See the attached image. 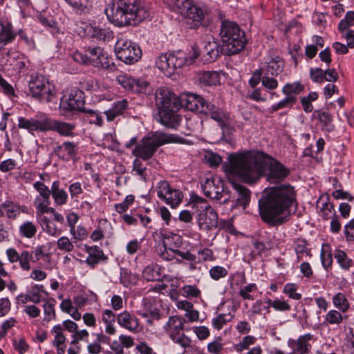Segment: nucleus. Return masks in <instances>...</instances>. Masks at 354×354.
<instances>
[{
  "instance_id": "f257e3e1",
  "label": "nucleus",
  "mask_w": 354,
  "mask_h": 354,
  "mask_svg": "<svg viewBox=\"0 0 354 354\" xmlns=\"http://www.w3.org/2000/svg\"><path fill=\"white\" fill-rule=\"evenodd\" d=\"M223 167L227 175L237 176L248 184L254 183L263 176L270 183L277 184L290 174V170L281 162L258 151L230 154L228 162Z\"/></svg>"
},
{
  "instance_id": "4468645a",
  "label": "nucleus",
  "mask_w": 354,
  "mask_h": 354,
  "mask_svg": "<svg viewBox=\"0 0 354 354\" xmlns=\"http://www.w3.org/2000/svg\"><path fill=\"white\" fill-rule=\"evenodd\" d=\"M84 100V93L77 88H73L71 89L68 95L65 99L61 100L60 107L66 111L83 112L85 109Z\"/></svg>"
},
{
  "instance_id": "37998d69",
  "label": "nucleus",
  "mask_w": 354,
  "mask_h": 354,
  "mask_svg": "<svg viewBox=\"0 0 354 354\" xmlns=\"http://www.w3.org/2000/svg\"><path fill=\"white\" fill-rule=\"evenodd\" d=\"M56 304V300L54 298H49L47 299L43 305L44 318V321L49 322L53 319H55L56 313L55 306Z\"/></svg>"
},
{
  "instance_id": "5fc2aeb1",
  "label": "nucleus",
  "mask_w": 354,
  "mask_h": 354,
  "mask_svg": "<svg viewBox=\"0 0 354 354\" xmlns=\"http://www.w3.org/2000/svg\"><path fill=\"white\" fill-rule=\"evenodd\" d=\"M320 215L324 220H328L336 216L333 204L328 201L323 203L320 209Z\"/></svg>"
},
{
  "instance_id": "338daca9",
  "label": "nucleus",
  "mask_w": 354,
  "mask_h": 354,
  "mask_svg": "<svg viewBox=\"0 0 354 354\" xmlns=\"http://www.w3.org/2000/svg\"><path fill=\"white\" fill-rule=\"evenodd\" d=\"M183 295L187 297H198L201 290L196 286L185 285L182 288Z\"/></svg>"
},
{
  "instance_id": "4c0bfd02",
  "label": "nucleus",
  "mask_w": 354,
  "mask_h": 354,
  "mask_svg": "<svg viewBox=\"0 0 354 354\" xmlns=\"http://www.w3.org/2000/svg\"><path fill=\"white\" fill-rule=\"evenodd\" d=\"M120 283L127 288L135 286L138 281V275L133 274L127 268H122L120 273Z\"/></svg>"
},
{
  "instance_id": "0e129e2a",
  "label": "nucleus",
  "mask_w": 354,
  "mask_h": 354,
  "mask_svg": "<svg viewBox=\"0 0 354 354\" xmlns=\"http://www.w3.org/2000/svg\"><path fill=\"white\" fill-rule=\"evenodd\" d=\"M57 248L64 252H71L74 246L67 236H62L57 240Z\"/></svg>"
},
{
  "instance_id": "a19ab883",
  "label": "nucleus",
  "mask_w": 354,
  "mask_h": 354,
  "mask_svg": "<svg viewBox=\"0 0 354 354\" xmlns=\"http://www.w3.org/2000/svg\"><path fill=\"white\" fill-rule=\"evenodd\" d=\"M313 337L310 333L300 336L297 341V351L300 354H308L311 349L310 341L313 339Z\"/></svg>"
},
{
  "instance_id": "6e6552de",
  "label": "nucleus",
  "mask_w": 354,
  "mask_h": 354,
  "mask_svg": "<svg viewBox=\"0 0 354 354\" xmlns=\"http://www.w3.org/2000/svg\"><path fill=\"white\" fill-rule=\"evenodd\" d=\"M203 190L207 197L217 200L221 204H225L230 201L231 198H234L232 191L219 177L207 179L203 185Z\"/></svg>"
},
{
  "instance_id": "f8f14e48",
  "label": "nucleus",
  "mask_w": 354,
  "mask_h": 354,
  "mask_svg": "<svg viewBox=\"0 0 354 354\" xmlns=\"http://www.w3.org/2000/svg\"><path fill=\"white\" fill-rule=\"evenodd\" d=\"M156 189L158 198L172 208L178 207L183 201V192L179 189H173L166 180L160 181Z\"/></svg>"
},
{
  "instance_id": "bf43d9fd",
  "label": "nucleus",
  "mask_w": 354,
  "mask_h": 354,
  "mask_svg": "<svg viewBox=\"0 0 354 354\" xmlns=\"http://www.w3.org/2000/svg\"><path fill=\"white\" fill-rule=\"evenodd\" d=\"M117 82L126 90L132 91L135 78L127 75H121L117 77Z\"/></svg>"
},
{
  "instance_id": "412c9836",
  "label": "nucleus",
  "mask_w": 354,
  "mask_h": 354,
  "mask_svg": "<svg viewBox=\"0 0 354 354\" xmlns=\"http://www.w3.org/2000/svg\"><path fill=\"white\" fill-rule=\"evenodd\" d=\"M241 35H245V32L236 22L228 20L222 21L219 33L221 41H226L234 37H241Z\"/></svg>"
},
{
  "instance_id": "603ef678",
  "label": "nucleus",
  "mask_w": 354,
  "mask_h": 354,
  "mask_svg": "<svg viewBox=\"0 0 354 354\" xmlns=\"http://www.w3.org/2000/svg\"><path fill=\"white\" fill-rule=\"evenodd\" d=\"M354 26V11L346 12L345 17L338 24V30L341 33L347 30L349 26Z\"/></svg>"
},
{
  "instance_id": "3c124183",
  "label": "nucleus",
  "mask_w": 354,
  "mask_h": 354,
  "mask_svg": "<svg viewBox=\"0 0 354 354\" xmlns=\"http://www.w3.org/2000/svg\"><path fill=\"white\" fill-rule=\"evenodd\" d=\"M147 168L142 166L141 161L137 158L133 162V167L131 174L133 175H138L140 180L146 182L148 176L146 173Z\"/></svg>"
},
{
  "instance_id": "7ed1b4c3",
  "label": "nucleus",
  "mask_w": 354,
  "mask_h": 354,
  "mask_svg": "<svg viewBox=\"0 0 354 354\" xmlns=\"http://www.w3.org/2000/svg\"><path fill=\"white\" fill-rule=\"evenodd\" d=\"M105 14L109 21L118 27L136 26L148 15L138 0H113Z\"/></svg>"
},
{
  "instance_id": "aec40b11",
  "label": "nucleus",
  "mask_w": 354,
  "mask_h": 354,
  "mask_svg": "<svg viewBox=\"0 0 354 354\" xmlns=\"http://www.w3.org/2000/svg\"><path fill=\"white\" fill-rule=\"evenodd\" d=\"M165 268L156 263L147 266L142 270V276L147 281H163L168 280L169 275L165 274Z\"/></svg>"
},
{
  "instance_id": "864d4df0",
  "label": "nucleus",
  "mask_w": 354,
  "mask_h": 354,
  "mask_svg": "<svg viewBox=\"0 0 354 354\" xmlns=\"http://www.w3.org/2000/svg\"><path fill=\"white\" fill-rule=\"evenodd\" d=\"M297 284L288 283L284 286L283 292L293 300H299L301 299V294L297 292Z\"/></svg>"
},
{
  "instance_id": "774afa93",
  "label": "nucleus",
  "mask_w": 354,
  "mask_h": 354,
  "mask_svg": "<svg viewBox=\"0 0 354 354\" xmlns=\"http://www.w3.org/2000/svg\"><path fill=\"white\" fill-rule=\"evenodd\" d=\"M344 232L347 241H354V218L344 226Z\"/></svg>"
},
{
  "instance_id": "473e14b6",
  "label": "nucleus",
  "mask_w": 354,
  "mask_h": 354,
  "mask_svg": "<svg viewBox=\"0 0 354 354\" xmlns=\"http://www.w3.org/2000/svg\"><path fill=\"white\" fill-rule=\"evenodd\" d=\"M198 82L201 86H216L219 84L220 77L216 71H203L198 74Z\"/></svg>"
},
{
  "instance_id": "20e7f679",
  "label": "nucleus",
  "mask_w": 354,
  "mask_h": 354,
  "mask_svg": "<svg viewBox=\"0 0 354 354\" xmlns=\"http://www.w3.org/2000/svg\"><path fill=\"white\" fill-rule=\"evenodd\" d=\"M189 206L193 210L200 230L209 231L218 227V214L205 198L193 194L189 198Z\"/></svg>"
},
{
  "instance_id": "a211bd4d",
  "label": "nucleus",
  "mask_w": 354,
  "mask_h": 354,
  "mask_svg": "<svg viewBox=\"0 0 354 354\" xmlns=\"http://www.w3.org/2000/svg\"><path fill=\"white\" fill-rule=\"evenodd\" d=\"M142 304L143 310H140L138 313L142 317L146 319L147 322L149 325H153L154 321H158L162 317L163 314L160 312V306L157 304L155 301H151L147 299H144Z\"/></svg>"
},
{
  "instance_id": "ddd939ff",
  "label": "nucleus",
  "mask_w": 354,
  "mask_h": 354,
  "mask_svg": "<svg viewBox=\"0 0 354 354\" xmlns=\"http://www.w3.org/2000/svg\"><path fill=\"white\" fill-rule=\"evenodd\" d=\"M194 58H197L202 55L203 60L207 63H211L217 59L221 54H223L222 46H220L214 37L212 39H208L203 42V46L198 52L194 48Z\"/></svg>"
},
{
  "instance_id": "58836bf2",
  "label": "nucleus",
  "mask_w": 354,
  "mask_h": 354,
  "mask_svg": "<svg viewBox=\"0 0 354 354\" xmlns=\"http://www.w3.org/2000/svg\"><path fill=\"white\" fill-rule=\"evenodd\" d=\"M15 34L12 32V26L10 23L4 24L0 20V40L4 44L13 41Z\"/></svg>"
},
{
  "instance_id": "e433bc0d",
  "label": "nucleus",
  "mask_w": 354,
  "mask_h": 354,
  "mask_svg": "<svg viewBox=\"0 0 354 354\" xmlns=\"http://www.w3.org/2000/svg\"><path fill=\"white\" fill-rule=\"evenodd\" d=\"M37 232V226L32 221H26L19 227V234L21 238L32 239Z\"/></svg>"
},
{
  "instance_id": "6e6d98bb",
  "label": "nucleus",
  "mask_w": 354,
  "mask_h": 354,
  "mask_svg": "<svg viewBox=\"0 0 354 354\" xmlns=\"http://www.w3.org/2000/svg\"><path fill=\"white\" fill-rule=\"evenodd\" d=\"M19 263L21 268L24 270L28 271L31 269L30 261H32V256L28 250H23L19 257Z\"/></svg>"
},
{
  "instance_id": "39448f33",
  "label": "nucleus",
  "mask_w": 354,
  "mask_h": 354,
  "mask_svg": "<svg viewBox=\"0 0 354 354\" xmlns=\"http://www.w3.org/2000/svg\"><path fill=\"white\" fill-rule=\"evenodd\" d=\"M72 57L77 63L91 65L93 67L114 71L117 69L116 65L107 52L100 46H89L84 53L75 51Z\"/></svg>"
},
{
  "instance_id": "cd10ccee",
  "label": "nucleus",
  "mask_w": 354,
  "mask_h": 354,
  "mask_svg": "<svg viewBox=\"0 0 354 354\" xmlns=\"http://www.w3.org/2000/svg\"><path fill=\"white\" fill-rule=\"evenodd\" d=\"M314 114L318 119L323 131L331 132L335 130V126L333 124V116L328 111L322 109L316 110Z\"/></svg>"
},
{
  "instance_id": "680f3d73",
  "label": "nucleus",
  "mask_w": 354,
  "mask_h": 354,
  "mask_svg": "<svg viewBox=\"0 0 354 354\" xmlns=\"http://www.w3.org/2000/svg\"><path fill=\"white\" fill-rule=\"evenodd\" d=\"M274 76L263 75L261 80L263 86L267 90H274L278 87V81Z\"/></svg>"
},
{
  "instance_id": "bb28decb",
  "label": "nucleus",
  "mask_w": 354,
  "mask_h": 354,
  "mask_svg": "<svg viewBox=\"0 0 354 354\" xmlns=\"http://www.w3.org/2000/svg\"><path fill=\"white\" fill-rule=\"evenodd\" d=\"M86 252L88 254L86 258V263L92 268L97 265L100 261L107 259L106 256L104 255L102 249L97 245L88 246L84 245Z\"/></svg>"
},
{
  "instance_id": "72a5a7b5",
  "label": "nucleus",
  "mask_w": 354,
  "mask_h": 354,
  "mask_svg": "<svg viewBox=\"0 0 354 354\" xmlns=\"http://www.w3.org/2000/svg\"><path fill=\"white\" fill-rule=\"evenodd\" d=\"M9 65L12 68L13 72L16 74L26 71L27 58L23 54L18 53L16 56L10 57Z\"/></svg>"
},
{
  "instance_id": "09e8293b",
  "label": "nucleus",
  "mask_w": 354,
  "mask_h": 354,
  "mask_svg": "<svg viewBox=\"0 0 354 354\" xmlns=\"http://www.w3.org/2000/svg\"><path fill=\"white\" fill-rule=\"evenodd\" d=\"M234 316L230 314L221 313L218 315L216 317L212 319V326L219 330H221L227 322H230L233 319Z\"/></svg>"
},
{
  "instance_id": "c03bdc74",
  "label": "nucleus",
  "mask_w": 354,
  "mask_h": 354,
  "mask_svg": "<svg viewBox=\"0 0 354 354\" xmlns=\"http://www.w3.org/2000/svg\"><path fill=\"white\" fill-rule=\"evenodd\" d=\"M297 102L294 97L285 96L278 102L273 104L269 109V112L272 113L283 109H292Z\"/></svg>"
},
{
  "instance_id": "b1692460",
  "label": "nucleus",
  "mask_w": 354,
  "mask_h": 354,
  "mask_svg": "<svg viewBox=\"0 0 354 354\" xmlns=\"http://www.w3.org/2000/svg\"><path fill=\"white\" fill-rule=\"evenodd\" d=\"M177 109H164L158 111V120L167 128L176 129L180 124L181 117L176 113Z\"/></svg>"
},
{
  "instance_id": "2eb2a0df",
  "label": "nucleus",
  "mask_w": 354,
  "mask_h": 354,
  "mask_svg": "<svg viewBox=\"0 0 354 354\" xmlns=\"http://www.w3.org/2000/svg\"><path fill=\"white\" fill-rule=\"evenodd\" d=\"M155 100L158 111L179 109L178 97L174 93L166 88H159L156 90Z\"/></svg>"
},
{
  "instance_id": "49530a36",
  "label": "nucleus",
  "mask_w": 354,
  "mask_h": 354,
  "mask_svg": "<svg viewBox=\"0 0 354 354\" xmlns=\"http://www.w3.org/2000/svg\"><path fill=\"white\" fill-rule=\"evenodd\" d=\"M335 258L343 270H348L353 266V259L348 258L346 253L343 250H337L335 254Z\"/></svg>"
},
{
  "instance_id": "0eeeda50",
  "label": "nucleus",
  "mask_w": 354,
  "mask_h": 354,
  "mask_svg": "<svg viewBox=\"0 0 354 354\" xmlns=\"http://www.w3.org/2000/svg\"><path fill=\"white\" fill-rule=\"evenodd\" d=\"M30 95L40 102H49L55 95L54 87L43 75H31L28 83Z\"/></svg>"
},
{
  "instance_id": "393cba45",
  "label": "nucleus",
  "mask_w": 354,
  "mask_h": 354,
  "mask_svg": "<svg viewBox=\"0 0 354 354\" xmlns=\"http://www.w3.org/2000/svg\"><path fill=\"white\" fill-rule=\"evenodd\" d=\"M117 322L121 327L129 331H136L139 327V319L127 310L118 315Z\"/></svg>"
},
{
  "instance_id": "5701e85b",
  "label": "nucleus",
  "mask_w": 354,
  "mask_h": 354,
  "mask_svg": "<svg viewBox=\"0 0 354 354\" xmlns=\"http://www.w3.org/2000/svg\"><path fill=\"white\" fill-rule=\"evenodd\" d=\"M77 144L71 142L65 141L62 145L56 146L54 149V152L58 157L63 160H69L73 159L78 152Z\"/></svg>"
},
{
  "instance_id": "6ab92c4d",
  "label": "nucleus",
  "mask_w": 354,
  "mask_h": 354,
  "mask_svg": "<svg viewBox=\"0 0 354 354\" xmlns=\"http://www.w3.org/2000/svg\"><path fill=\"white\" fill-rule=\"evenodd\" d=\"M222 50L223 55L231 56L239 54L245 48L247 39L245 35L241 37H234L226 39V41H221Z\"/></svg>"
},
{
  "instance_id": "c85d7f7f",
  "label": "nucleus",
  "mask_w": 354,
  "mask_h": 354,
  "mask_svg": "<svg viewBox=\"0 0 354 354\" xmlns=\"http://www.w3.org/2000/svg\"><path fill=\"white\" fill-rule=\"evenodd\" d=\"M50 192L56 205L62 206L67 203L68 198V194L64 189L60 188V182L59 180L53 182Z\"/></svg>"
},
{
  "instance_id": "79ce46f5",
  "label": "nucleus",
  "mask_w": 354,
  "mask_h": 354,
  "mask_svg": "<svg viewBox=\"0 0 354 354\" xmlns=\"http://www.w3.org/2000/svg\"><path fill=\"white\" fill-rule=\"evenodd\" d=\"M132 92L148 95L152 93L153 88L151 84L147 80L135 78V83L133 84Z\"/></svg>"
},
{
  "instance_id": "de8ad7c7",
  "label": "nucleus",
  "mask_w": 354,
  "mask_h": 354,
  "mask_svg": "<svg viewBox=\"0 0 354 354\" xmlns=\"http://www.w3.org/2000/svg\"><path fill=\"white\" fill-rule=\"evenodd\" d=\"M172 342L182 346L184 348L191 347L192 340L183 331L171 334L169 336Z\"/></svg>"
},
{
  "instance_id": "2f4dec72",
  "label": "nucleus",
  "mask_w": 354,
  "mask_h": 354,
  "mask_svg": "<svg viewBox=\"0 0 354 354\" xmlns=\"http://www.w3.org/2000/svg\"><path fill=\"white\" fill-rule=\"evenodd\" d=\"M185 323V319L179 316H171L164 326V330L170 336L171 334L183 331Z\"/></svg>"
},
{
  "instance_id": "e2e57ef3",
  "label": "nucleus",
  "mask_w": 354,
  "mask_h": 354,
  "mask_svg": "<svg viewBox=\"0 0 354 354\" xmlns=\"http://www.w3.org/2000/svg\"><path fill=\"white\" fill-rule=\"evenodd\" d=\"M325 319L330 324H339L342 322L343 317L339 311L331 310L326 315Z\"/></svg>"
},
{
  "instance_id": "13d9d810",
  "label": "nucleus",
  "mask_w": 354,
  "mask_h": 354,
  "mask_svg": "<svg viewBox=\"0 0 354 354\" xmlns=\"http://www.w3.org/2000/svg\"><path fill=\"white\" fill-rule=\"evenodd\" d=\"M88 114V121L90 124H93L101 127L103 124L102 116L100 113L92 109H84L83 111Z\"/></svg>"
},
{
  "instance_id": "9d476101",
  "label": "nucleus",
  "mask_w": 354,
  "mask_h": 354,
  "mask_svg": "<svg viewBox=\"0 0 354 354\" xmlns=\"http://www.w3.org/2000/svg\"><path fill=\"white\" fill-rule=\"evenodd\" d=\"M187 62L191 63L184 54L179 51L176 53L161 54L156 59V65L165 75L170 76L176 69L183 67Z\"/></svg>"
},
{
  "instance_id": "4d7b16f0",
  "label": "nucleus",
  "mask_w": 354,
  "mask_h": 354,
  "mask_svg": "<svg viewBox=\"0 0 354 354\" xmlns=\"http://www.w3.org/2000/svg\"><path fill=\"white\" fill-rule=\"evenodd\" d=\"M295 252L297 253V261L302 259L303 255L311 257L310 250L307 248V243L304 240H299L295 246Z\"/></svg>"
},
{
  "instance_id": "dca6fc26",
  "label": "nucleus",
  "mask_w": 354,
  "mask_h": 354,
  "mask_svg": "<svg viewBox=\"0 0 354 354\" xmlns=\"http://www.w3.org/2000/svg\"><path fill=\"white\" fill-rule=\"evenodd\" d=\"M182 105L191 111H196L205 113L206 107L209 106L208 102L203 97L197 94L187 93L181 98Z\"/></svg>"
},
{
  "instance_id": "423d86ee",
  "label": "nucleus",
  "mask_w": 354,
  "mask_h": 354,
  "mask_svg": "<svg viewBox=\"0 0 354 354\" xmlns=\"http://www.w3.org/2000/svg\"><path fill=\"white\" fill-rule=\"evenodd\" d=\"M170 2L173 9L186 19L190 28H196L202 24L205 11L192 0H170Z\"/></svg>"
},
{
  "instance_id": "f03ea898",
  "label": "nucleus",
  "mask_w": 354,
  "mask_h": 354,
  "mask_svg": "<svg viewBox=\"0 0 354 354\" xmlns=\"http://www.w3.org/2000/svg\"><path fill=\"white\" fill-rule=\"evenodd\" d=\"M297 207V192L290 184H281L265 189L259 200L261 220L270 226L286 223Z\"/></svg>"
},
{
  "instance_id": "69168bd1",
  "label": "nucleus",
  "mask_w": 354,
  "mask_h": 354,
  "mask_svg": "<svg viewBox=\"0 0 354 354\" xmlns=\"http://www.w3.org/2000/svg\"><path fill=\"white\" fill-rule=\"evenodd\" d=\"M324 70L320 68H310L309 74L313 82L317 83H322L324 82Z\"/></svg>"
},
{
  "instance_id": "c9c22d12",
  "label": "nucleus",
  "mask_w": 354,
  "mask_h": 354,
  "mask_svg": "<svg viewBox=\"0 0 354 354\" xmlns=\"http://www.w3.org/2000/svg\"><path fill=\"white\" fill-rule=\"evenodd\" d=\"M34 131L46 132L50 131L52 119L44 115L32 118Z\"/></svg>"
},
{
  "instance_id": "f704fd0d",
  "label": "nucleus",
  "mask_w": 354,
  "mask_h": 354,
  "mask_svg": "<svg viewBox=\"0 0 354 354\" xmlns=\"http://www.w3.org/2000/svg\"><path fill=\"white\" fill-rule=\"evenodd\" d=\"M304 90V86L300 82L287 83L282 88L281 92L285 96L294 97L297 102V96Z\"/></svg>"
},
{
  "instance_id": "9b49d317",
  "label": "nucleus",
  "mask_w": 354,
  "mask_h": 354,
  "mask_svg": "<svg viewBox=\"0 0 354 354\" xmlns=\"http://www.w3.org/2000/svg\"><path fill=\"white\" fill-rule=\"evenodd\" d=\"M166 142L167 140L156 136L144 138L140 144L136 145L132 153L138 158L147 160L153 156L159 147Z\"/></svg>"
},
{
  "instance_id": "ea45409f",
  "label": "nucleus",
  "mask_w": 354,
  "mask_h": 354,
  "mask_svg": "<svg viewBox=\"0 0 354 354\" xmlns=\"http://www.w3.org/2000/svg\"><path fill=\"white\" fill-rule=\"evenodd\" d=\"M91 37L97 40L109 41L113 39L114 33L109 28L91 27Z\"/></svg>"
},
{
  "instance_id": "f3484780",
  "label": "nucleus",
  "mask_w": 354,
  "mask_h": 354,
  "mask_svg": "<svg viewBox=\"0 0 354 354\" xmlns=\"http://www.w3.org/2000/svg\"><path fill=\"white\" fill-rule=\"evenodd\" d=\"M231 185L234 192H232V195L234 198H231L230 201L234 203L232 207L241 206L245 209L249 205L251 197V192L244 185L236 183H231Z\"/></svg>"
},
{
  "instance_id": "4be33fe9",
  "label": "nucleus",
  "mask_w": 354,
  "mask_h": 354,
  "mask_svg": "<svg viewBox=\"0 0 354 354\" xmlns=\"http://www.w3.org/2000/svg\"><path fill=\"white\" fill-rule=\"evenodd\" d=\"M77 125L75 122H68L52 119L50 131L57 132L60 136L73 138Z\"/></svg>"
},
{
  "instance_id": "8fccbe9b",
  "label": "nucleus",
  "mask_w": 354,
  "mask_h": 354,
  "mask_svg": "<svg viewBox=\"0 0 354 354\" xmlns=\"http://www.w3.org/2000/svg\"><path fill=\"white\" fill-rule=\"evenodd\" d=\"M41 225L44 231L50 236H57L60 233L55 224L46 216L41 218Z\"/></svg>"
},
{
  "instance_id": "a878e982",
  "label": "nucleus",
  "mask_w": 354,
  "mask_h": 354,
  "mask_svg": "<svg viewBox=\"0 0 354 354\" xmlns=\"http://www.w3.org/2000/svg\"><path fill=\"white\" fill-rule=\"evenodd\" d=\"M284 63L283 59L279 57L271 58L270 60L260 68L263 75L270 76H277L283 70Z\"/></svg>"
},
{
  "instance_id": "1a4fd4ad",
  "label": "nucleus",
  "mask_w": 354,
  "mask_h": 354,
  "mask_svg": "<svg viewBox=\"0 0 354 354\" xmlns=\"http://www.w3.org/2000/svg\"><path fill=\"white\" fill-rule=\"evenodd\" d=\"M115 53L117 58L127 64H133L142 57L140 46L128 39H119L115 46Z\"/></svg>"
},
{
  "instance_id": "c756f323",
  "label": "nucleus",
  "mask_w": 354,
  "mask_h": 354,
  "mask_svg": "<svg viewBox=\"0 0 354 354\" xmlns=\"http://www.w3.org/2000/svg\"><path fill=\"white\" fill-rule=\"evenodd\" d=\"M34 189L39 193L36 196L34 204L37 206L41 203H47L50 200V189L48 188L42 181H37L33 184Z\"/></svg>"
},
{
  "instance_id": "a18cd8bd",
  "label": "nucleus",
  "mask_w": 354,
  "mask_h": 354,
  "mask_svg": "<svg viewBox=\"0 0 354 354\" xmlns=\"http://www.w3.org/2000/svg\"><path fill=\"white\" fill-rule=\"evenodd\" d=\"M334 306L342 313H346L350 308V304L344 294L337 292L333 297Z\"/></svg>"
},
{
  "instance_id": "7c9ffc66",
  "label": "nucleus",
  "mask_w": 354,
  "mask_h": 354,
  "mask_svg": "<svg viewBox=\"0 0 354 354\" xmlns=\"http://www.w3.org/2000/svg\"><path fill=\"white\" fill-rule=\"evenodd\" d=\"M204 114L210 115L211 118L216 121L223 131H225V129L227 127L228 124L225 122V115L223 111L218 106L214 104L209 103Z\"/></svg>"
},
{
  "instance_id": "052dcab7",
  "label": "nucleus",
  "mask_w": 354,
  "mask_h": 354,
  "mask_svg": "<svg viewBox=\"0 0 354 354\" xmlns=\"http://www.w3.org/2000/svg\"><path fill=\"white\" fill-rule=\"evenodd\" d=\"M209 272L211 278L216 281L225 277L228 274L227 269L219 266H213Z\"/></svg>"
}]
</instances>
